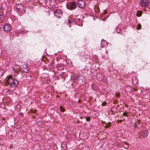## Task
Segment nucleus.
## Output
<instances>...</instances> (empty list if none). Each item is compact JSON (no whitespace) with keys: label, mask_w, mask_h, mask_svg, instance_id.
<instances>
[{"label":"nucleus","mask_w":150,"mask_h":150,"mask_svg":"<svg viewBox=\"0 0 150 150\" xmlns=\"http://www.w3.org/2000/svg\"><path fill=\"white\" fill-rule=\"evenodd\" d=\"M4 13L2 11H0V23L2 22L4 18Z\"/></svg>","instance_id":"obj_14"},{"label":"nucleus","mask_w":150,"mask_h":150,"mask_svg":"<svg viewBox=\"0 0 150 150\" xmlns=\"http://www.w3.org/2000/svg\"><path fill=\"white\" fill-rule=\"evenodd\" d=\"M22 72L28 73L29 72L30 69V67L27 66L26 64H24L23 66Z\"/></svg>","instance_id":"obj_7"},{"label":"nucleus","mask_w":150,"mask_h":150,"mask_svg":"<svg viewBox=\"0 0 150 150\" xmlns=\"http://www.w3.org/2000/svg\"><path fill=\"white\" fill-rule=\"evenodd\" d=\"M57 69H58L59 70V69L58 68H57Z\"/></svg>","instance_id":"obj_33"},{"label":"nucleus","mask_w":150,"mask_h":150,"mask_svg":"<svg viewBox=\"0 0 150 150\" xmlns=\"http://www.w3.org/2000/svg\"><path fill=\"white\" fill-rule=\"evenodd\" d=\"M11 29L10 25L9 23L5 24L4 26V30L6 32L10 31Z\"/></svg>","instance_id":"obj_5"},{"label":"nucleus","mask_w":150,"mask_h":150,"mask_svg":"<svg viewBox=\"0 0 150 150\" xmlns=\"http://www.w3.org/2000/svg\"><path fill=\"white\" fill-rule=\"evenodd\" d=\"M4 122H2L3 123V122H4Z\"/></svg>","instance_id":"obj_30"},{"label":"nucleus","mask_w":150,"mask_h":150,"mask_svg":"<svg viewBox=\"0 0 150 150\" xmlns=\"http://www.w3.org/2000/svg\"><path fill=\"white\" fill-rule=\"evenodd\" d=\"M123 115L125 116H127V114L126 112H125L123 113Z\"/></svg>","instance_id":"obj_22"},{"label":"nucleus","mask_w":150,"mask_h":150,"mask_svg":"<svg viewBox=\"0 0 150 150\" xmlns=\"http://www.w3.org/2000/svg\"><path fill=\"white\" fill-rule=\"evenodd\" d=\"M149 1L148 0H141V5L144 7H146L149 4Z\"/></svg>","instance_id":"obj_6"},{"label":"nucleus","mask_w":150,"mask_h":150,"mask_svg":"<svg viewBox=\"0 0 150 150\" xmlns=\"http://www.w3.org/2000/svg\"><path fill=\"white\" fill-rule=\"evenodd\" d=\"M61 149L62 150H65L67 147L66 142H63L61 144Z\"/></svg>","instance_id":"obj_13"},{"label":"nucleus","mask_w":150,"mask_h":150,"mask_svg":"<svg viewBox=\"0 0 150 150\" xmlns=\"http://www.w3.org/2000/svg\"><path fill=\"white\" fill-rule=\"evenodd\" d=\"M21 69V66L19 65L16 64L14 67L12 68L13 70L15 72H17L20 71Z\"/></svg>","instance_id":"obj_9"},{"label":"nucleus","mask_w":150,"mask_h":150,"mask_svg":"<svg viewBox=\"0 0 150 150\" xmlns=\"http://www.w3.org/2000/svg\"><path fill=\"white\" fill-rule=\"evenodd\" d=\"M5 79L6 85H9L11 88H16L18 85V81L11 75L7 76Z\"/></svg>","instance_id":"obj_1"},{"label":"nucleus","mask_w":150,"mask_h":150,"mask_svg":"<svg viewBox=\"0 0 150 150\" xmlns=\"http://www.w3.org/2000/svg\"><path fill=\"white\" fill-rule=\"evenodd\" d=\"M80 118H81V119H82V117H81Z\"/></svg>","instance_id":"obj_28"},{"label":"nucleus","mask_w":150,"mask_h":150,"mask_svg":"<svg viewBox=\"0 0 150 150\" xmlns=\"http://www.w3.org/2000/svg\"><path fill=\"white\" fill-rule=\"evenodd\" d=\"M93 89L94 90V88H93Z\"/></svg>","instance_id":"obj_32"},{"label":"nucleus","mask_w":150,"mask_h":150,"mask_svg":"<svg viewBox=\"0 0 150 150\" xmlns=\"http://www.w3.org/2000/svg\"><path fill=\"white\" fill-rule=\"evenodd\" d=\"M54 15L57 18H60L62 16V12L59 9H56L54 12Z\"/></svg>","instance_id":"obj_4"},{"label":"nucleus","mask_w":150,"mask_h":150,"mask_svg":"<svg viewBox=\"0 0 150 150\" xmlns=\"http://www.w3.org/2000/svg\"><path fill=\"white\" fill-rule=\"evenodd\" d=\"M111 124V123L110 122H108L106 125L105 126V128H109Z\"/></svg>","instance_id":"obj_16"},{"label":"nucleus","mask_w":150,"mask_h":150,"mask_svg":"<svg viewBox=\"0 0 150 150\" xmlns=\"http://www.w3.org/2000/svg\"><path fill=\"white\" fill-rule=\"evenodd\" d=\"M77 3L74 1H71L70 3L69 7L71 10L74 9L76 7Z\"/></svg>","instance_id":"obj_8"},{"label":"nucleus","mask_w":150,"mask_h":150,"mask_svg":"<svg viewBox=\"0 0 150 150\" xmlns=\"http://www.w3.org/2000/svg\"><path fill=\"white\" fill-rule=\"evenodd\" d=\"M142 14V12L141 11H138L137 12L136 15L138 17L141 16Z\"/></svg>","instance_id":"obj_15"},{"label":"nucleus","mask_w":150,"mask_h":150,"mask_svg":"<svg viewBox=\"0 0 150 150\" xmlns=\"http://www.w3.org/2000/svg\"><path fill=\"white\" fill-rule=\"evenodd\" d=\"M68 22L69 23H71V20L69 19H68Z\"/></svg>","instance_id":"obj_24"},{"label":"nucleus","mask_w":150,"mask_h":150,"mask_svg":"<svg viewBox=\"0 0 150 150\" xmlns=\"http://www.w3.org/2000/svg\"><path fill=\"white\" fill-rule=\"evenodd\" d=\"M101 45L102 47H107L108 46L107 42L104 40H102L101 42Z\"/></svg>","instance_id":"obj_12"},{"label":"nucleus","mask_w":150,"mask_h":150,"mask_svg":"<svg viewBox=\"0 0 150 150\" xmlns=\"http://www.w3.org/2000/svg\"><path fill=\"white\" fill-rule=\"evenodd\" d=\"M141 28V25L140 24H138L137 26V30H139Z\"/></svg>","instance_id":"obj_17"},{"label":"nucleus","mask_w":150,"mask_h":150,"mask_svg":"<svg viewBox=\"0 0 150 150\" xmlns=\"http://www.w3.org/2000/svg\"><path fill=\"white\" fill-rule=\"evenodd\" d=\"M132 83L134 85L138 84V81L137 78L135 76H133L132 79Z\"/></svg>","instance_id":"obj_11"},{"label":"nucleus","mask_w":150,"mask_h":150,"mask_svg":"<svg viewBox=\"0 0 150 150\" xmlns=\"http://www.w3.org/2000/svg\"><path fill=\"white\" fill-rule=\"evenodd\" d=\"M85 149H86V150H89V147H85Z\"/></svg>","instance_id":"obj_21"},{"label":"nucleus","mask_w":150,"mask_h":150,"mask_svg":"<svg viewBox=\"0 0 150 150\" xmlns=\"http://www.w3.org/2000/svg\"><path fill=\"white\" fill-rule=\"evenodd\" d=\"M60 1H64V0H58Z\"/></svg>","instance_id":"obj_25"},{"label":"nucleus","mask_w":150,"mask_h":150,"mask_svg":"<svg viewBox=\"0 0 150 150\" xmlns=\"http://www.w3.org/2000/svg\"><path fill=\"white\" fill-rule=\"evenodd\" d=\"M16 10L20 14L24 13L25 12V6L21 4H17L16 6Z\"/></svg>","instance_id":"obj_2"},{"label":"nucleus","mask_w":150,"mask_h":150,"mask_svg":"<svg viewBox=\"0 0 150 150\" xmlns=\"http://www.w3.org/2000/svg\"><path fill=\"white\" fill-rule=\"evenodd\" d=\"M13 146L11 144L10 145L9 147L10 149H12L13 148Z\"/></svg>","instance_id":"obj_23"},{"label":"nucleus","mask_w":150,"mask_h":150,"mask_svg":"<svg viewBox=\"0 0 150 150\" xmlns=\"http://www.w3.org/2000/svg\"><path fill=\"white\" fill-rule=\"evenodd\" d=\"M77 5L79 8L81 9L84 8L86 6L85 2L84 1L82 0H79L77 1Z\"/></svg>","instance_id":"obj_3"},{"label":"nucleus","mask_w":150,"mask_h":150,"mask_svg":"<svg viewBox=\"0 0 150 150\" xmlns=\"http://www.w3.org/2000/svg\"><path fill=\"white\" fill-rule=\"evenodd\" d=\"M85 119L87 121H89L91 120L90 117H86Z\"/></svg>","instance_id":"obj_19"},{"label":"nucleus","mask_w":150,"mask_h":150,"mask_svg":"<svg viewBox=\"0 0 150 150\" xmlns=\"http://www.w3.org/2000/svg\"><path fill=\"white\" fill-rule=\"evenodd\" d=\"M25 1H30L31 0H25Z\"/></svg>","instance_id":"obj_27"},{"label":"nucleus","mask_w":150,"mask_h":150,"mask_svg":"<svg viewBox=\"0 0 150 150\" xmlns=\"http://www.w3.org/2000/svg\"><path fill=\"white\" fill-rule=\"evenodd\" d=\"M140 135L143 137H146L148 136V132L146 130H142L140 132Z\"/></svg>","instance_id":"obj_10"},{"label":"nucleus","mask_w":150,"mask_h":150,"mask_svg":"<svg viewBox=\"0 0 150 150\" xmlns=\"http://www.w3.org/2000/svg\"><path fill=\"white\" fill-rule=\"evenodd\" d=\"M20 114H21V115H22V113H20Z\"/></svg>","instance_id":"obj_29"},{"label":"nucleus","mask_w":150,"mask_h":150,"mask_svg":"<svg viewBox=\"0 0 150 150\" xmlns=\"http://www.w3.org/2000/svg\"><path fill=\"white\" fill-rule=\"evenodd\" d=\"M59 109L60 111L62 112H64V109L61 106L60 107Z\"/></svg>","instance_id":"obj_18"},{"label":"nucleus","mask_w":150,"mask_h":150,"mask_svg":"<svg viewBox=\"0 0 150 150\" xmlns=\"http://www.w3.org/2000/svg\"><path fill=\"white\" fill-rule=\"evenodd\" d=\"M106 102H104L102 104V106H105V105H106Z\"/></svg>","instance_id":"obj_20"},{"label":"nucleus","mask_w":150,"mask_h":150,"mask_svg":"<svg viewBox=\"0 0 150 150\" xmlns=\"http://www.w3.org/2000/svg\"><path fill=\"white\" fill-rule=\"evenodd\" d=\"M40 123H41V122L39 121L38 123V125H39Z\"/></svg>","instance_id":"obj_26"},{"label":"nucleus","mask_w":150,"mask_h":150,"mask_svg":"<svg viewBox=\"0 0 150 150\" xmlns=\"http://www.w3.org/2000/svg\"><path fill=\"white\" fill-rule=\"evenodd\" d=\"M93 89L94 90V88H93Z\"/></svg>","instance_id":"obj_31"}]
</instances>
